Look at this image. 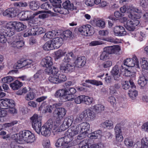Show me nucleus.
<instances>
[{
  "mask_svg": "<svg viewBox=\"0 0 148 148\" xmlns=\"http://www.w3.org/2000/svg\"><path fill=\"white\" fill-rule=\"evenodd\" d=\"M90 125L87 122H83L77 125L72 126L68 130L67 135L58 138L55 146L60 148H68L72 146L73 139L80 140L86 137Z\"/></svg>",
  "mask_w": 148,
  "mask_h": 148,
  "instance_id": "1",
  "label": "nucleus"
},
{
  "mask_svg": "<svg viewBox=\"0 0 148 148\" xmlns=\"http://www.w3.org/2000/svg\"><path fill=\"white\" fill-rule=\"evenodd\" d=\"M41 117L37 114H34L31 118L32 127L38 134H39L40 132L42 135L48 136L50 135L51 131L54 133L60 131V127L58 126L57 128V125L51 119L49 120L41 127Z\"/></svg>",
  "mask_w": 148,
  "mask_h": 148,
  "instance_id": "2",
  "label": "nucleus"
},
{
  "mask_svg": "<svg viewBox=\"0 0 148 148\" xmlns=\"http://www.w3.org/2000/svg\"><path fill=\"white\" fill-rule=\"evenodd\" d=\"M74 54L71 52L66 53L60 65V69L62 72L67 73L73 71L75 67L80 68L86 63V59L84 56H80L74 59Z\"/></svg>",
  "mask_w": 148,
  "mask_h": 148,
  "instance_id": "3",
  "label": "nucleus"
},
{
  "mask_svg": "<svg viewBox=\"0 0 148 148\" xmlns=\"http://www.w3.org/2000/svg\"><path fill=\"white\" fill-rule=\"evenodd\" d=\"M12 137L15 142L11 143V148H24L19 144H31L36 140L34 135L28 130L21 131L18 133L13 134Z\"/></svg>",
  "mask_w": 148,
  "mask_h": 148,
  "instance_id": "4",
  "label": "nucleus"
},
{
  "mask_svg": "<svg viewBox=\"0 0 148 148\" xmlns=\"http://www.w3.org/2000/svg\"><path fill=\"white\" fill-rule=\"evenodd\" d=\"M120 11L122 13L126 12L129 14L128 15V17L132 20L134 18H140L141 17L142 12L140 10L135 7L132 5L129 6H123L121 8Z\"/></svg>",
  "mask_w": 148,
  "mask_h": 148,
  "instance_id": "5",
  "label": "nucleus"
},
{
  "mask_svg": "<svg viewBox=\"0 0 148 148\" xmlns=\"http://www.w3.org/2000/svg\"><path fill=\"white\" fill-rule=\"evenodd\" d=\"M66 110L63 108H57L54 110L53 115L56 118V121L53 122L57 125V126H59L60 127L61 124V120L66 115Z\"/></svg>",
  "mask_w": 148,
  "mask_h": 148,
  "instance_id": "6",
  "label": "nucleus"
},
{
  "mask_svg": "<svg viewBox=\"0 0 148 148\" xmlns=\"http://www.w3.org/2000/svg\"><path fill=\"white\" fill-rule=\"evenodd\" d=\"M138 18H134L132 20H127V17H124L121 18V21L123 23L124 27L126 28L129 31H134L136 26L138 25L139 23V21L137 19Z\"/></svg>",
  "mask_w": 148,
  "mask_h": 148,
  "instance_id": "7",
  "label": "nucleus"
},
{
  "mask_svg": "<svg viewBox=\"0 0 148 148\" xmlns=\"http://www.w3.org/2000/svg\"><path fill=\"white\" fill-rule=\"evenodd\" d=\"M16 25V21L6 22L4 28L1 29L2 33H5L8 36H11L14 34Z\"/></svg>",
  "mask_w": 148,
  "mask_h": 148,
  "instance_id": "8",
  "label": "nucleus"
},
{
  "mask_svg": "<svg viewBox=\"0 0 148 148\" xmlns=\"http://www.w3.org/2000/svg\"><path fill=\"white\" fill-rule=\"evenodd\" d=\"M78 30L82 35L85 36L92 35L95 32L94 28L90 25H86L79 27L78 28Z\"/></svg>",
  "mask_w": 148,
  "mask_h": 148,
  "instance_id": "9",
  "label": "nucleus"
},
{
  "mask_svg": "<svg viewBox=\"0 0 148 148\" xmlns=\"http://www.w3.org/2000/svg\"><path fill=\"white\" fill-rule=\"evenodd\" d=\"M41 12H37L32 14L31 11H26L21 12L19 14V19L21 21H27L33 18Z\"/></svg>",
  "mask_w": 148,
  "mask_h": 148,
  "instance_id": "10",
  "label": "nucleus"
},
{
  "mask_svg": "<svg viewBox=\"0 0 148 148\" xmlns=\"http://www.w3.org/2000/svg\"><path fill=\"white\" fill-rule=\"evenodd\" d=\"M123 63L124 65L128 67L135 66L136 68L140 69L139 60L135 55L133 56L132 59L128 58L124 60Z\"/></svg>",
  "mask_w": 148,
  "mask_h": 148,
  "instance_id": "11",
  "label": "nucleus"
},
{
  "mask_svg": "<svg viewBox=\"0 0 148 148\" xmlns=\"http://www.w3.org/2000/svg\"><path fill=\"white\" fill-rule=\"evenodd\" d=\"M66 80V76L62 74H60L59 75H51L48 78V80L50 82L54 84H58L62 83Z\"/></svg>",
  "mask_w": 148,
  "mask_h": 148,
  "instance_id": "12",
  "label": "nucleus"
},
{
  "mask_svg": "<svg viewBox=\"0 0 148 148\" xmlns=\"http://www.w3.org/2000/svg\"><path fill=\"white\" fill-rule=\"evenodd\" d=\"M9 44L11 47L19 48L24 45V42L21 40L18 36H14L12 39L10 38L8 41Z\"/></svg>",
  "mask_w": 148,
  "mask_h": 148,
  "instance_id": "13",
  "label": "nucleus"
},
{
  "mask_svg": "<svg viewBox=\"0 0 148 148\" xmlns=\"http://www.w3.org/2000/svg\"><path fill=\"white\" fill-rule=\"evenodd\" d=\"M14 101L8 99H0V108L3 109H8L10 107H14Z\"/></svg>",
  "mask_w": 148,
  "mask_h": 148,
  "instance_id": "14",
  "label": "nucleus"
},
{
  "mask_svg": "<svg viewBox=\"0 0 148 148\" xmlns=\"http://www.w3.org/2000/svg\"><path fill=\"white\" fill-rule=\"evenodd\" d=\"M50 2L54 7L53 8L54 11L60 14H65L64 9L61 7L60 4L62 3L61 0H49Z\"/></svg>",
  "mask_w": 148,
  "mask_h": 148,
  "instance_id": "15",
  "label": "nucleus"
},
{
  "mask_svg": "<svg viewBox=\"0 0 148 148\" xmlns=\"http://www.w3.org/2000/svg\"><path fill=\"white\" fill-rule=\"evenodd\" d=\"M65 88L60 89L55 92L54 96L56 98H59V101L64 102L68 101Z\"/></svg>",
  "mask_w": 148,
  "mask_h": 148,
  "instance_id": "16",
  "label": "nucleus"
},
{
  "mask_svg": "<svg viewBox=\"0 0 148 148\" xmlns=\"http://www.w3.org/2000/svg\"><path fill=\"white\" fill-rule=\"evenodd\" d=\"M34 62L32 60L27 59L24 61H20L18 62L15 65L16 69H19L23 67L25 68L30 67L33 66Z\"/></svg>",
  "mask_w": 148,
  "mask_h": 148,
  "instance_id": "17",
  "label": "nucleus"
},
{
  "mask_svg": "<svg viewBox=\"0 0 148 148\" xmlns=\"http://www.w3.org/2000/svg\"><path fill=\"white\" fill-rule=\"evenodd\" d=\"M130 85V88L128 92V93L130 99L132 100H134L138 95V92L136 90V86L135 85L133 80H129Z\"/></svg>",
  "mask_w": 148,
  "mask_h": 148,
  "instance_id": "18",
  "label": "nucleus"
},
{
  "mask_svg": "<svg viewBox=\"0 0 148 148\" xmlns=\"http://www.w3.org/2000/svg\"><path fill=\"white\" fill-rule=\"evenodd\" d=\"M114 130L116 141L119 143L122 142L123 140V137L122 134L121 125L120 124H117L114 127Z\"/></svg>",
  "mask_w": 148,
  "mask_h": 148,
  "instance_id": "19",
  "label": "nucleus"
},
{
  "mask_svg": "<svg viewBox=\"0 0 148 148\" xmlns=\"http://www.w3.org/2000/svg\"><path fill=\"white\" fill-rule=\"evenodd\" d=\"M18 10L15 8L6 9L3 12V15L8 18H13L18 14Z\"/></svg>",
  "mask_w": 148,
  "mask_h": 148,
  "instance_id": "20",
  "label": "nucleus"
},
{
  "mask_svg": "<svg viewBox=\"0 0 148 148\" xmlns=\"http://www.w3.org/2000/svg\"><path fill=\"white\" fill-rule=\"evenodd\" d=\"M40 64L43 67L50 68L53 65L52 59L51 57H46L42 59Z\"/></svg>",
  "mask_w": 148,
  "mask_h": 148,
  "instance_id": "21",
  "label": "nucleus"
},
{
  "mask_svg": "<svg viewBox=\"0 0 148 148\" xmlns=\"http://www.w3.org/2000/svg\"><path fill=\"white\" fill-rule=\"evenodd\" d=\"M113 30L114 35L116 36H122L126 34L125 29L122 26H116L114 27Z\"/></svg>",
  "mask_w": 148,
  "mask_h": 148,
  "instance_id": "22",
  "label": "nucleus"
},
{
  "mask_svg": "<svg viewBox=\"0 0 148 148\" xmlns=\"http://www.w3.org/2000/svg\"><path fill=\"white\" fill-rule=\"evenodd\" d=\"M109 55L116 53L120 50L119 46L114 45L105 47L103 48Z\"/></svg>",
  "mask_w": 148,
  "mask_h": 148,
  "instance_id": "23",
  "label": "nucleus"
},
{
  "mask_svg": "<svg viewBox=\"0 0 148 148\" xmlns=\"http://www.w3.org/2000/svg\"><path fill=\"white\" fill-rule=\"evenodd\" d=\"M120 73H121L123 75L127 76L132 77V78L131 79L134 80L135 79V74L134 72H131L130 71H129L128 69L125 68V67H123V66L122 65L121 68H120Z\"/></svg>",
  "mask_w": 148,
  "mask_h": 148,
  "instance_id": "24",
  "label": "nucleus"
},
{
  "mask_svg": "<svg viewBox=\"0 0 148 148\" xmlns=\"http://www.w3.org/2000/svg\"><path fill=\"white\" fill-rule=\"evenodd\" d=\"M38 12H41V13L38 14V15L40 14L38 16V18L41 19H44L45 18H48L49 16V14H50V16H56L57 14L51 11H45L41 10L38 11Z\"/></svg>",
  "mask_w": 148,
  "mask_h": 148,
  "instance_id": "25",
  "label": "nucleus"
},
{
  "mask_svg": "<svg viewBox=\"0 0 148 148\" xmlns=\"http://www.w3.org/2000/svg\"><path fill=\"white\" fill-rule=\"evenodd\" d=\"M73 119L71 117L66 118L63 121V124L60 126L62 130H65L71 126L73 123Z\"/></svg>",
  "mask_w": 148,
  "mask_h": 148,
  "instance_id": "26",
  "label": "nucleus"
},
{
  "mask_svg": "<svg viewBox=\"0 0 148 148\" xmlns=\"http://www.w3.org/2000/svg\"><path fill=\"white\" fill-rule=\"evenodd\" d=\"M89 129L88 131V133L86 135V137L87 136L90 139H96L100 138L101 136L102 132L100 130H97L90 134H89Z\"/></svg>",
  "mask_w": 148,
  "mask_h": 148,
  "instance_id": "27",
  "label": "nucleus"
},
{
  "mask_svg": "<svg viewBox=\"0 0 148 148\" xmlns=\"http://www.w3.org/2000/svg\"><path fill=\"white\" fill-rule=\"evenodd\" d=\"M54 49L59 48L63 43V40L61 37H56L51 40Z\"/></svg>",
  "mask_w": 148,
  "mask_h": 148,
  "instance_id": "28",
  "label": "nucleus"
},
{
  "mask_svg": "<svg viewBox=\"0 0 148 148\" xmlns=\"http://www.w3.org/2000/svg\"><path fill=\"white\" fill-rule=\"evenodd\" d=\"M60 33L57 31L52 30L46 33L43 37V39L45 41L47 40L48 39L52 38L56 36L59 35Z\"/></svg>",
  "mask_w": 148,
  "mask_h": 148,
  "instance_id": "29",
  "label": "nucleus"
},
{
  "mask_svg": "<svg viewBox=\"0 0 148 148\" xmlns=\"http://www.w3.org/2000/svg\"><path fill=\"white\" fill-rule=\"evenodd\" d=\"M85 118H86V115L88 117V119L89 121H92L94 120L96 116L95 114L93 111L90 109L88 108L84 111Z\"/></svg>",
  "mask_w": 148,
  "mask_h": 148,
  "instance_id": "30",
  "label": "nucleus"
},
{
  "mask_svg": "<svg viewBox=\"0 0 148 148\" xmlns=\"http://www.w3.org/2000/svg\"><path fill=\"white\" fill-rule=\"evenodd\" d=\"M66 93L68 97V101L72 100L73 99V94L76 92V90L73 88H70L68 89L65 88Z\"/></svg>",
  "mask_w": 148,
  "mask_h": 148,
  "instance_id": "31",
  "label": "nucleus"
},
{
  "mask_svg": "<svg viewBox=\"0 0 148 148\" xmlns=\"http://www.w3.org/2000/svg\"><path fill=\"white\" fill-rule=\"evenodd\" d=\"M85 114L83 111L77 115L73 121L74 123L75 124L85 121L86 120Z\"/></svg>",
  "mask_w": 148,
  "mask_h": 148,
  "instance_id": "32",
  "label": "nucleus"
},
{
  "mask_svg": "<svg viewBox=\"0 0 148 148\" xmlns=\"http://www.w3.org/2000/svg\"><path fill=\"white\" fill-rule=\"evenodd\" d=\"M138 148H148V137H145L142 138L141 141L140 145L139 142L137 143Z\"/></svg>",
  "mask_w": 148,
  "mask_h": 148,
  "instance_id": "33",
  "label": "nucleus"
},
{
  "mask_svg": "<svg viewBox=\"0 0 148 148\" xmlns=\"http://www.w3.org/2000/svg\"><path fill=\"white\" fill-rule=\"evenodd\" d=\"M85 83H83V85L88 87H90V86L88 84V83L95 85L97 86L102 85H103V83L101 82L100 81H97L95 80H87L85 81Z\"/></svg>",
  "mask_w": 148,
  "mask_h": 148,
  "instance_id": "34",
  "label": "nucleus"
},
{
  "mask_svg": "<svg viewBox=\"0 0 148 148\" xmlns=\"http://www.w3.org/2000/svg\"><path fill=\"white\" fill-rule=\"evenodd\" d=\"M92 25L95 26L103 28L105 27V23L102 19H95L93 21Z\"/></svg>",
  "mask_w": 148,
  "mask_h": 148,
  "instance_id": "35",
  "label": "nucleus"
},
{
  "mask_svg": "<svg viewBox=\"0 0 148 148\" xmlns=\"http://www.w3.org/2000/svg\"><path fill=\"white\" fill-rule=\"evenodd\" d=\"M111 73L114 79L116 80H117L120 77L119 74V69L118 65H115L111 71Z\"/></svg>",
  "mask_w": 148,
  "mask_h": 148,
  "instance_id": "36",
  "label": "nucleus"
},
{
  "mask_svg": "<svg viewBox=\"0 0 148 148\" xmlns=\"http://www.w3.org/2000/svg\"><path fill=\"white\" fill-rule=\"evenodd\" d=\"M101 125L104 128L108 129H111L114 127L113 122L110 120L105 121L101 123Z\"/></svg>",
  "mask_w": 148,
  "mask_h": 148,
  "instance_id": "37",
  "label": "nucleus"
},
{
  "mask_svg": "<svg viewBox=\"0 0 148 148\" xmlns=\"http://www.w3.org/2000/svg\"><path fill=\"white\" fill-rule=\"evenodd\" d=\"M10 87L14 90H18L23 86V84L21 82L18 80H16L10 84Z\"/></svg>",
  "mask_w": 148,
  "mask_h": 148,
  "instance_id": "38",
  "label": "nucleus"
},
{
  "mask_svg": "<svg viewBox=\"0 0 148 148\" xmlns=\"http://www.w3.org/2000/svg\"><path fill=\"white\" fill-rule=\"evenodd\" d=\"M45 71L48 74L51 73L52 75H59L60 74L59 73H58V69L55 67H53V68L51 67L50 68H46L45 70Z\"/></svg>",
  "mask_w": 148,
  "mask_h": 148,
  "instance_id": "39",
  "label": "nucleus"
},
{
  "mask_svg": "<svg viewBox=\"0 0 148 148\" xmlns=\"http://www.w3.org/2000/svg\"><path fill=\"white\" fill-rule=\"evenodd\" d=\"M140 68L144 70L148 69V62L144 58H141L139 60Z\"/></svg>",
  "mask_w": 148,
  "mask_h": 148,
  "instance_id": "40",
  "label": "nucleus"
},
{
  "mask_svg": "<svg viewBox=\"0 0 148 148\" xmlns=\"http://www.w3.org/2000/svg\"><path fill=\"white\" fill-rule=\"evenodd\" d=\"M45 31V29L42 27H35L32 28V32H33V33H32V34L34 35V36L42 34Z\"/></svg>",
  "mask_w": 148,
  "mask_h": 148,
  "instance_id": "41",
  "label": "nucleus"
},
{
  "mask_svg": "<svg viewBox=\"0 0 148 148\" xmlns=\"http://www.w3.org/2000/svg\"><path fill=\"white\" fill-rule=\"evenodd\" d=\"M67 52L65 49H59L55 52V59H58L63 56Z\"/></svg>",
  "mask_w": 148,
  "mask_h": 148,
  "instance_id": "42",
  "label": "nucleus"
},
{
  "mask_svg": "<svg viewBox=\"0 0 148 148\" xmlns=\"http://www.w3.org/2000/svg\"><path fill=\"white\" fill-rule=\"evenodd\" d=\"M36 90L35 89L30 91L27 94L25 97V99L27 101H29L34 99L36 96Z\"/></svg>",
  "mask_w": 148,
  "mask_h": 148,
  "instance_id": "43",
  "label": "nucleus"
},
{
  "mask_svg": "<svg viewBox=\"0 0 148 148\" xmlns=\"http://www.w3.org/2000/svg\"><path fill=\"white\" fill-rule=\"evenodd\" d=\"M62 5L63 7V8L64 9V12L65 13L64 14H66V12L65 11L66 9L67 10H73V5L71 4L69 1H65L62 4Z\"/></svg>",
  "mask_w": 148,
  "mask_h": 148,
  "instance_id": "44",
  "label": "nucleus"
},
{
  "mask_svg": "<svg viewBox=\"0 0 148 148\" xmlns=\"http://www.w3.org/2000/svg\"><path fill=\"white\" fill-rule=\"evenodd\" d=\"M148 80L144 76H140L138 81V84L141 87H144L147 83Z\"/></svg>",
  "mask_w": 148,
  "mask_h": 148,
  "instance_id": "45",
  "label": "nucleus"
},
{
  "mask_svg": "<svg viewBox=\"0 0 148 148\" xmlns=\"http://www.w3.org/2000/svg\"><path fill=\"white\" fill-rule=\"evenodd\" d=\"M26 28V26L23 23L16 21L15 29L18 32L23 30Z\"/></svg>",
  "mask_w": 148,
  "mask_h": 148,
  "instance_id": "46",
  "label": "nucleus"
},
{
  "mask_svg": "<svg viewBox=\"0 0 148 148\" xmlns=\"http://www.w3.org/2000/svg\"><path fill=\"white\" fill-rule=\"evenodd\" d=\"M29 25L31 26H37L40 24V21L38 18H35V17L31 19H30Z\"/></svg>",
  "mask_w": 148,
  "mask_h": 148,
  "instance_id": "47",
  "label": "nucleus"
},
{
  "mask_svg": "<svg viewBox=\"0 0 148 148\" xmlns=\"http://www.w3.org/2000/svg\"><path fill=\"white\" fill-rule=\"evenodd\" d=\"M92 109L96 112L99 113L104 110V107L103 105L101 104H96L92 106Z\"/></svg>",
  "mask_w": 148,
  "mask_h": 148,
  "instance_id": "48",
  "label": "nucleus"
},
{
  "mask_svg": "<svg viewBox=\"0 0 148 148\" xmlns=\"http://www.w3.org/2000/svg\"><path fill=\"white\" fill-rule=\"evenodd\" d=\"M100 59L101 60L105 61L110 58L109 55L103 49V51L100 56Z\"/></svg>",
  "mask_w": 148,
  "mask_h": 148,
  "instance_id": "49",
  "label": "nucleus"
},
{
  "mask_svg": "<svg viewBox=\"0 0 148 148\" xmlns=\"http://www.w3.org/2000/svg\"><path fill=\"white\" fill-rule=\"evenodd\" d=\"M43 48L45 50H49L54 49L51 40L46 42L43 46Z\"/></svg>",
  "mask_w": 148,
  "mask_h": 148,
  "instance_id": "50",
  "label": "nucleus"
},
{
  "mask_svg": "<svg viewBox=\"0 0 148 148\" xmlns=\"http://www.w3.org/2000/svg\"><path fill=\"white\" fill-rule=\"evenodd\" d=\"M125 145L128 147H131L134 145L133 141L132 139L129 138H125L124 141Z\"/></svg>",
  "mask_w": 148,
  "mask_h": 148,
  "instance_id": "51",
  "label": "nucleus"
},
{
  "mask_svg": "<svg viewBox=\"0 0 148 148\" xmlns=\"http://www.w3.org/2000/svg\"><path fill=\"white\" fill-rule=\"evenodd\" d=\"M42 73L41 70L38 71L33 76V80L32 81L35 82H37L40 81V77Z\"/></svg>",
  "mask_w": 148,
  "mask_h": 148,
  "instance_id": "52",
  "label": "nucleus"
},
{
  "mask_svg": "<svg viewBox=\"0 0 148 148\" xmlns=\"http://www.w3.org/2000/svg\"><path fill=\"white\" fill-rule=\"evenodd\" d=\"M14 78L11 76H7L2 78L1 82L4 83H9L14 80Z\"/></svg>",
  "mask_w": 148,
  "mask_h": 148,
  "instance_id": "53",
  "label": "nucleus"
},
{
  "mask_svg": "<svg viewBox=\"0 0 148 148\" xmlns=\"http://www.w3.org/2000/svg\"><path fill=\"white\" fill-rule=\"evenodd\" d=\"M29 7L31 10H36L38 8L39 5L37 2L33 1L30 2Z\"/></svg>",
  "mask_w": 148,
  "mask_h": 148,
  "instance_id": "54",
  "label": "nucleus"
},
{
  "mask_svg": "<svg viewBox=\"0 0 148 148\" xmlns=\"http://www.w3.org/2000/svg\"><path fill=\"white\" fill-rule=\"evenodd\" d=\"M93 101V98L84 95V103L87 105H89L92 103Z\"/></svg>",
  "mask_w": 148,
  "mask_h": 148,
  "instance_id": "55",
  "label": "nucleus"
},
{
  "mask_svg": "<svg viewBox=\"0 0 148 148\" xmlns=\"http://www.w3.org/2000/svg\"><path fill=\"white\" fill-rule=\"evenodd\" d=\"M61 104L60 103H55L51 105H49L47 106V112H51L53 109V108L57 107L60 106Z\"/></svg>",
  "mask_w": 148,
  "mask_h": 148,
  "instance_id": "56",
  "label": "nucleus"
},
{
  "mask_svg": "<svg viewBox=\"0 0 148 148\" xmlns=\"http://www.w3.org/2000/svg\"><path fill=\"white\" fill-rule=\"evenodd\" d=\"M112 65V62L111 60H107L104 62L102 64V66L104 68H108L111 67Z\"/></svg>",
  "mask_w": 148,
  "mask_h": 148,
  "instance_id": "57",
  "label": "nucleus"
},
{
  "mask_svg": "<svg viewBox=\"0 0 148 148\" xmlns=\"http://www.w3.org/2000/svg\"><path fill=\"white\" fill-rule=\"evenodd\" d=\"M84 95H82L77 97L75 99V101L77 104H80L82 102H84Z\"/></svg>",
  "mask_w": 148,
  "mask_h": 148,
  "instance_id": "58",
  "label": "nucleus"
},
{
  "mask_svg": "<svg viewBox=\"0 0 148 148\" xmlns=\"http://www.w3.org/2000/svg\"><path fill=\"white\" fill-rule=\"evenodd\" d=\"M91 148H104V144L101 143L92 144L90 145Z\"/></svg>",
  "mask_w": 148,
  "mask_h": 148,
  "instance_id": "59",
  "label": "nucleus"
},
{
  "mask_svg": "<svg viewBox=\"0 0 148 148\" xmlns=\"http://www.w3.org/2000/svg\"><path fill=\"white\" fill-rule=\"evenodd\" d=\"M1 30V33H0V42L1 43H5L7 41V38H6L4 33H2Z\"/></svg>",
  "mask_w": 148,
  "mask_h": 148,
  "instance_id": "60",
  "label": "nucleus"
},
{
  "mask_svg": "<svg viewBox=\"0 0 148 148\" xmlns=\"http://www.w3.org/2000/svg\"><path fill=\"white\" fill-rule=\"evenodd\" d=\"M103 40L107 42H112L114 43H117L118 42L115 39L112 37H109L107 38H104Z\"/></svg>",
  "mask_w": 148,
  "mask_h": 148,
  "instance_id": "61",
  "label": "nucleus"
},
{
  "mask_svg": "<svg viewBox=\"0 0 148 148\" xmlns=\"http://www.w3.org/2000/svg\"><path fill=\"white\" fill-rule=\"evenodd\" d=\"M32 33H33V32H32V28L29 29L27 31H26L25 32L24 34V36L26 37L30 36H34Z\"/></svg>",
  "mask_w": 148,
  "mask_h": 148,
  "instance_id": "62",
  "label": "nucleus"
},
{
  "mask_svg": "<svg viewBox=\"0 0 148 148\" xmlns=\"http://www.w3.org/2000/svg\"><path fill=\"white\" fill-rule=\"evenodd\" d=\"M41 8L43 9L48 10L50 8V5L48 3L45 2L41 5Z\"/></svg>",
  "mask_w": 148,
  "mask_h": 148,
  "instance_id": "63",
  "label": "nucleus"
},
{
  "mask_svg": "<svg viewBox=\"0 0 148 148\" xmlns=\"http://www.w3.org/2000/svg\"><path fill=\"white\" fill-rule=\"evenodd\" d=\"M141 128L142 131L148 132V122L144 123L142 126Z\"/></svg>",
  "mask_w": 148,
  "mask_h": 148,
  "instance_id": "64",
  "label": "nucleus"
}]
</instances>
